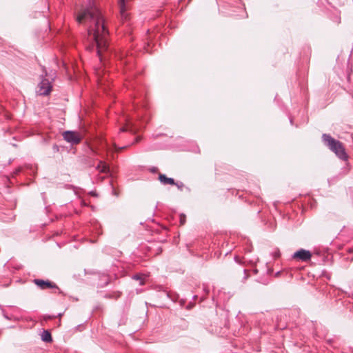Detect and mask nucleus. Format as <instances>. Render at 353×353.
Instances as JSON below:
<instances>
[{"label":"nucleus","instance_id":"2","mask_svg":"<svg viewBox=\"0 0 353 353\" xmlns=\"http://www.w3.org/2000/svg\"><path fill=\"white\" fill-rule=\"evenodd\" d=\"M324 143L341 160L347 161L348 156L345 152L343 143L334 139L330 135L323 134L322 136Z\"/></svg>","mask_w":353,"mask_h":353},{"label":"nucleus","instance_id":"5","mask_svg":"<svg viewBox=\"0 0 353 353\" xmlns=\"http://www.w3.org/2000/svg\"><path fill=\"white\" fill-rule=\"evenodd\" d=\"M129 2L130 0H118L119 13L122 20H127L128 18Z\"/></svg>","mask_w":353,"mask_h":353},{"label":"nucleus","instance_id":"14","mask_svg":"<svg viewBox=\"0 0 353 353\" xmlns=\"http://www.w3.org/2000/svg\"><path fill=\"white\" fill-rule=\"evenodd\" d=\"M185 221V216L184 215H181V217H180L181 224H184Z\"/></svg>","mask_w":353,"mask_h":353},{"label":"nucleus","instance_id":"4","mask_svg":"<svg viewBox=\"0 0 353 353\" xmlns=\"http://www.w3.org/2000/svg\"><path fill=\"white\" fill-rule=\"evenodd\" d=\"M63 139L72 144H77L81 140V136L79 132L74 131H65L63 134Z\"/></svg>","mask_w":353,"mask_h":353},{"label":"nucleus","instance_id":"7","mask_svg":"<svg viewBox=\"0 0 353 353\" xmlns=\"http://www.w3.org/2000/svg\"><path fill=\"white\" fill-rule=\"evenodd\" d=\"M34 283L41 290L48 288H57L55 283L49 281H44L41 279H34Z\"/></svg>","mask_w":353,"mask_h":353},{"label":"nucleus","instance_id":"9","mask_svg":"<svg viewBox=\"0 0 353 353\" xmlns=\"http://www.w3.org/2000/svg\"><path fill=\"white\" fill-rule=\"evenodd\" d=\"M159 180L163 185H168V184H169V185H174L175 184L174 179L170 178V177H167L163 174H160L159 175Z\"/></svg>","mask_w":353,"mask_h":353},{"label":"nucleus","instance_id":"1","mask_svg":"<svg viewBox=\"0 0 353 353\" xmlns=\"http://www.w3.org/2000/svg\"><path fill=\"white\" fill-rule=\"evenodd\" d=\"M77 21L80 24L87 26L86 49L90 51L96 50L100 61H102L103 53L108 48V31L101 11L92 0H88L87 6L81 8Z\"/></svg>","mask_w":353,"mask_h":353},{"label":"nucleus","instance_id":"10","mask_svg":"<svg viewBox=\"0 0 353 353\" xmlns=\"http://www.w3.org/2000/svg\"><path fill=\"white\" fill-rule=\"evenodd\" d=\"M127 131L130 132L131 133H134L136 131V130L134 128L132 124L130 121H128L125 126L120 128V132H127Z\"/></svg>","mask_w":353,"mask_h":353},{"label":"nucleus","instance_id":"11","mask_svg":"<svg viewBox=\"0 0 353 353\" xmlns=\"http://www.w3.org/2000/svg\"><path fill=\"white\" fill-rule=\"evenodd\" d=\"M41 339L45 342H51L52 341V338L50 332L48 330H43L41 334Z\"/></svg>","mask_w":353,"mask_h":353},{"label":"nucleus","instance_id":"13","mask_svg":"<svg viewBox=\"0 0 353 353\" xmlns=\"http://www.w3.org/2000/svg\"><path fill=\"white\" fill-rule=\"evenodd\" d=\"M174 185H176V186H177V188H178L179 189H180V190H182V188H183V183H181V182L180 183H175V184H174Z\"/></svg>","mask_w":353,"mask_h":353},{"label":"nucleus","instance_id":"15","mask_svg":"<svg viewBox=\"0 0 353 353\" xmlns=\"http://www.w3.org/2000/svg\"><path fill=\"white\" fill-rule=\"evenodd\" d=\"M157 168H155V167H154V168H152L151 169V172H157Z\"/></svg>","mask_w":353,"mask_h":353},{"label":"nucleus","instance_id":"12","mask_svg":"<svg viewBox=\"0 0 353 353\" xmlns=\"http://www.w3.org/2000/svg\"><path fill=\"white\" fill-rule=\"evenodd\" d=\"M147 276L144 274H134L132 276V279L139 281L140 285H143L145 284V279Z\"/></svg>","mask_w":353,"mask_h":353},{"label":"nucleus","instance_id":"6","mask_svg":"<svg viewBox=\"0 0 353 353\" xmlns=\"http://www.w3.org/2000/svg\"><path fill=\"white\" fill-rule=\"evenodd\" d=\"M292 257L294 259H298L302 261H307L310 260L312 254L310 251L304 249H300L294 253Z\"/></svg>","mask_w":353,"mask_h":353},{"label":"nucleus","instance_id":"8","mask_svg":"<svg viewBox=\"0 0 353 353\" xmlns=\"http://www.w3.org/2000/svg\"><path fill=\"white\" fill-rule=\"evenodd\" d=\"M96 170L101 173H107L108 174L110 172V168H109L108 165L103 161H99L98 165L96 166Z\"/></svg>","mask_w":353,"mask_h":353},{"label":"nucleus","instance_id":"3","mask_svg":"<svg viewBox=\"0 0 353 353\" xmlns=\"http://www.w3.org/2000/svg\"><path fill=\"white\" fill-rule=\"evenodd\" d=\"M43 72L45 73L46 77L48 76L45 68L43 69ZM54 74H50L48 78L42 77V79L38 85V92L40 95L46 96L50 94L52 90V81L54 80Z\"/></svg>","mask_w":353,"mask_h":353}]
</instances>
